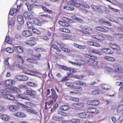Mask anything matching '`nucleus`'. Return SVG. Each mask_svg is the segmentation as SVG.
Here are the masks:
<instances>
[{
	"label": "nucleus",
	"mask_w": 123,
	"mask_h": 123,
	"mask_svg": "<svg viewBox=\"0 0 123 123\" xmlns=\"http://www.w3.org/2000/svg\"><path fill=\"white\" fill-rule=\"evenodd\" d=\"M95 28L97 30L103 32L107 33L108 31L107 30L103 28L100 26L96 27Z\"/></svg>",
	"instance_id": "24"
},
{
	"label": "nucleus",
	"mask_w": 123,
	"mask_h": 123,
	"mask_svg": "<svg viewBox=\"0 0 123 123\" xmlns=\"http://www.w3.org/2000/svg\"><path fill=\"white\" fill-rule=\"evenodd\" d=\"M82 29L83 30H80V32L86 34L88 35L90 34L91 33L89 32L86 31L85 30H87V31H92V29L89 27H83Z\"/></svg>",
	"instance_id": "13"
},
{
	"label": "nucleus",
	"mask_w": 123,
	"mask_h": 123,
	"mask_svg": "<svg viewBox=\"0 0 123 123\" xmlns=\"http://www.w3.org/2000/svg\"><path fill=\"white\" fill-rule=\"evenodd\" d=\"M41 56V55L40 54H38L35 56L33 55L32 57L33 59L38 60V58Z\"/></svg>",
	"instance_id": "51"
},
{
	"label": "nucleus",
	"mask_w": 123,
	"mask_h": 123,
	"mask_svg": "<svg viewBox=\"0 0 123 123\" xmlns=\"http://www.w3.org/2000/svg\"><path fill=\"white\" fill-rule=\"evenodd\" d=\"M33 22L34 23L35 25H41V24L40 21L37 18L34 19Z\"/></svg>",
	"instance_id": "33"
},
{
	"label": "nucleus",
	"mask_w": 123,
	"mask_h": 123,
	"mask_svg": "<svg viewBox=\"0 0 123 123\" xmlns=\"http://www.w3.org/2000/svg\"><path fill=\"white\" fill-rule=\"evenodd\" d=\"M61 49L62 50L67 53L69 52L70 51V49L67 48L62 47Z\"/></svg>",
	"instance_id": "62"
},
{
	"label": "nucleus",
	"mask_w": 123,
	"mask_h": 123,
	"mask_svg": "<svg viewBox=\"0 0 123 123\" xmlns=\"http://www.w3.org/2000/svg\"><path fill=\"white\" fill-rule=\"evenodd\" d=\"M23 72L25 74L30 75L33 76H36L35 74H38L39 72L37 70H29L28 71H26L25 69L23 70Z\"/></svg>",
	"instance_id": "5"
},
{
	"label": "nucleus",
	"mask_w": 123,
	"mask_h": 123,
	"mask_svg": "<svg viewBox=\"0 0 123 123\" xmlns=\"http://www.w3.org/2000/svg\"><path fill=\"white\" fill-rule=\"evenodd\" d=\"M60 30L61 31L67 33H70L71 32V31L65 28H61L60 29Z\"/></svg>",
	"instance_id": "36"
},
{
	"label": "nucleus",
	"mask_w": 123,
	"mask_h": 123,
	"mask_svg": "<svg viewBox=\"0 0 123 123\" xmlns=\"http://www.w3.org/2000/svg\"><path fill=\"white\" fill-rule=\"evenodd\" d=\"M58 65L63 70L70 71V72L71 73H73L74 72L73 69L71 70V68H67L66 67L64 66L59 65Z\"/></svg>",
	"instance_id": "23"
},
{
	"label": "nucleus",
	"mask_w": 123,
	"mask_h": 123,
	"mask_svg": "<svg viewBox=\"0 0 123 123\" xmlns=\"http://www.w3.org/2000/svg\"><path fill=\"white\" fill-rule=\"evenodd\" d=\"M64 36L65 37L64 39L66 40H72V36L69 34H65L64 35Z\"/></svg>",
	"instance_id": "39"
},
{
	"label": "nucleus",
	"mask_w": 123,
	"mask_h": 123,
	"mask_svg": "<svg viewBox=\"0 0 123 123\" xmlns=\"http://www.w3.org/2000/svg\"><path fill=\"white\" fill-rule=\"evenodd\" d=\"M113 67L115 69L116 72L119 71H121L123 69V68L121 66L117 63H115L113 64Z\"/></svg>",
	"instance_id": "15"
},
{
	"label": "nucleus",
	"mask_w": 123,
	"mask_h": 123,
	"mask_svg": "<svg viewBox=\"0 0 123 123\" xmlns=\"http://www.w3.org/2000/svg\"><path fill=\"white\" fill-rule=\"evenodd\" d=\"M37 38H33L31 40H27L24 43L25 44L29 45L30 46H33L35 45L37 43L34 40H38Z\"/></svg>",
	"instance_id": "1"
},
{
	"label": "nucleus",
	"mask_w": 123,
	"mask_h": 123,
	"mask_svg": "<svg viewBox=\"0 0 123 123\" xmlns=\"http://www.w3.org/2000/svg\"><path fill=\"white\" fill-rule=\"evenodd\" d=\"M82 88L80 86H74V88H73V90L74 91H70V94L72 95H74L78 93V92L76 91H78L79 92L81 91L82 90Z\"/></svg>",
	"instance_id": "2"
},
{
	"label": "nucleus",
	"mask_w": 123,
	"mask_h": 123,
	"mask_svg": "<svg viewBox=\"0 0 123 123\" xmlns=\"http://www.w3.org/2000/svg\"><path fill=\"white\" fill-rule=\"evenodd\" d=\"M4 98L9 100L13 101L15 99V97L12 94H6V95L4 96Z\"/></svg>",
	"instance_id": "16"
},
{
	"label": "nucleus",
	"mask_w": 123,
	"mask_h": 123,
	"mask_svg": "<svg viewBox=\"0 0 123 123\" xmlns=\"http://www.w3.org/2000/svg\"><path fill=\"white\" fill-rule=\"evenodd\" d=\"M17 58L18 60V61H20L21 62H23V61L22 57L21 56L19 55H18L17 56Z\"/></svg>",
	"instance_id": "59"
},
{
	"label": "nucleus",
	"mask_w": 123,
	"mask_h": 123,
	"mask_svg": "<svg viewBox=\"0 0 123 123\" xmlns=\"http://www.w3.org/2000/svg\"><path fill=\"white\" fill-rule=\"evenodd\" d=\"M32 31L34 33L37 34H40L41 33L40 31L35 28H32Z\"/></svg>",
	"instance_id": "53"
},
{
	"label": "nucleus",
	"mask_w": 123,
	"mask_h": 123,
	"mask_svg": "<svg viewBox=\"0 0 123 123\" xmlns=\"http://www.w3.org/2000/svg\"><path fill=\"white\" fill-rule=\"evenodd\" d=\"M28 95L26 94L25 95L23 94H20L18 95V97L19 98H20L23 99H26L28 100H30V99L28 97Z\"/></svg>",
	"instance_id": "22"
},
{
	"label": "nucleus",
	"mask_w": 123,
	"mask_h": 123,
	"mask_svg": "<svg viewBox=\"0 0 123 123\" xmlns=\"http://www.w3.org/2000/svg\"><path fill=\"white\" fill-rule=\"evenodd\" d=\"M104 58L105 60L110 62H113L115 61L113 57L108 56L104 57Z\"/></svg>",
	"instance_id": "28"
},
{
	"label": "nucleus",
	"mask_w": 123,
	"mask_h": 123,
	"mask_svg": "<svg viewBox=\"0 0 123 123\" xmlns=\"http://www.w3.org/2000/svg\"><path fill=\"white\" fill-rule=\"evenodd\" d=\"M52 47L59 52H60L61 50L57 48V46L53 44L52 46Z\"/></svg>",
	"instance_id": "57"
},
{
	"label": "nucleus",
	"mask_w": 123,
	"mask_h": 123,
	"mask_svg": "<svg viewBox=\"0 0 123 123\" xmlns=\"http://www.w3.org/2000/svg\"><path fill=\"white\" fill-rule=\"evenodd\" d=\"M27 61L29 62L33 63L36 64L37 63V62L36 61L31 59H27Z\"/></svg>",
	"instance_id": "52"
},
{
	"label": "nucleus",
	"mask_w": 123,
	"mask_h": 123,
	"mask_svg": "<svg viewBox=\"0 0 123 123\" xmlns=\"http://www.w3.org/2000/svg\"><path fill=\"white\" fill-rule=\"evenodd\" d=\"M52 97L53 98L55 99H54L52 100H53L54 102L55 101H56V99L57 97V94L55 93H54Z\"/></svg>",
	"instance_id": "64"
},
{
	"label": "nucleus",
	"mask_w": 123,
	"mask_h": 123,
	"mask_svg": "<svg viewBox=\"0 0 123 123\" xmlns=\"http://www.w3.org/2000/svg\"><path fill=\"white\" fill-rule=\"evenodd\" d=\"M65 85L68 86L71 88V89L72 90L73 88H74V86L73 84L71 83H67L65 84Z\"/></svg>",
	"instance_id": "44"
},
{
	"label": "nucleus",
	"mask_w": 123,
	"mask_h": 123,
	"mask_svg": "<svg viewBox=\"0 0 123 123\" xmlns=\"http://www.w3.org/2000/svg\"><path fill=\"white\" fill-rule=\"evenodd\" d=\"M77 1L76 0H70L69 1L68 3L72 6H74L76 7H80L81 4L79 2V3L76 2Z\"/></svg>",
	"instance_id": "9"
},
{
	"label": "nucleus",
	"mask_w": 123,
	"mask_h": 123,
	"mask_svg": "<svg viewBox=\"0 0 123 123\" xmlns=\"http://www.w3.org/2000/svg\"><path fill=\"white\" fill-rule=\"evenodd\" d=\"M87 111L91 113L95 114L98 112V111L95 108L90 107L87 109Z\"/></svg>",
	"instance_id": "10"
},
{
	"label": "nucleus",
	"mask_w": 123,
	"mask_h": 123,
	"mask_svg": "<svg viewBox=\"0 0 123 123\" xmlns=\"http://www.w3.org/2000/svg\"><path fill=\"white\" fill-rule=\"evenodd\" d=\"M75 83L77 85L80 86H86V84L85 83H83L80 80L76 81L75 82Z\"/></svg>",
	"instance_id": "34"
},
{
	"label": "nucleus",
	"mask_w": 123,
	"mask_h": 123,
	"mask_svg": "<svg viewBox=\"0 0 123 123\" xmlns=\"http://www.w3.org/2000/svg\"><path fill=\"white\" fill-rule=\"evenodd\" d=\"M70 99L72 101L76 102H78L79 101V99L78 98L73 97H71Z\"/></svg>",
	"instance_id": "54"
},
{
	"label": "nucleus",
	"mask_w": 123,
	"mask_h": 123,
	"mask_svg": "<svg viewBox=\"0 0 123 123\" xmlns=\"http://www.w3.org/2000/svg\"><path fill=\"white\" fill-rule=\"evenodd\" d=\"M101 86L102 88L105 90H109L111 88L110 86L106 84H102Z\"/></svg>",
	"instance_id": "32"
},
{
	"label": "nucleus",
	"mask_w": 123,
	"mask_h": 123,
	"mask_svg": "<svg viewBox=\"0 0 123 123\" xmlns=\"http://www.w3.org/2000/svg\"><path fill=\"white\" fill-rule=\"evenodd\" d=\"M60 108L61 110L64 111L69 110L70 109L68 106L67 105H61L60 107Z\"/></svg>",
	"instance_id": "27"
},
{
	"label": "nucleus",
	"mask_w": 123,
	"mask_h": 123,
	"mask_svg": "<svg viewBox=\"0 0 123 123\" xmlns=\"http://www.w3.org/2000/svg\"><path fill=\"white\" fill-rule=\"evenodd\" d=\"M109 45L110 48L113 49L118 50H119L120 49L119 46L115 44L111 43L109 44Z\"/></svg>",
	"instance_id": "20"
},
{
	"label": "nucleus",
	"mask_w": 123,
	"mask_h": 123,
	"mask_svg": "<svg viewBox=\"0 0 123 123\" xmlns=\"http://www.w3.org/2000/svg\"><path fill=\"white\" fill-rule=\"evenodd\" d=\"M35 92L32 91L30 94V96L32 98H34L35 97Z\"/></svg>",
	"instance_id": "58"
},
{
	"label": "nucleus",
	"mask_w": 123,
	"mask_h": 123,
	"mask_svg": "<svg viewBox=\"0 0 123 123\" xmlns=\"http://www.w3.org/2000/svg\"><path fill=\"white\" fill-rule=\"evenodd\" d=\"M91 6L92 8L95 11H97L98 9V7L93 5H91Z\"/></svg>",
	"instance_id": "63"
},
{
	"label": "nucleus",
	"mask_w": 123,
	"mask_h": 123,
	"mask_svg": "<svg viewBox=\"0 0 123 123\" xmlns=\"http://www.w3.org/2000/svg\"><path fill=\"white\" fill-rule=\"evenodd\" d=\"M28 79V77L24 75H23L22 77L21 81H25L27 80Z\"/></svg>",
	"instance_id": "60"
},
{
	"label": "nucleus",
	"mask_w": 123,
	"mask_h": 123,
	"mask_svg": "<svg viewBox=\"0 0 123 123\" xmlns=\"http://www.w3.org/2000/svg\"><path fill=\"white\" fill-rule=\"evenodd\" d=\"M39 16H42L45 18H50V16L48 15L44 14H41V13H39Z\"/></svg>",
	"instance_id": "48"
},
{
	"label": "nucleus",
	"mask_w": 123,
	"mask_h": 123,
	"mask_svg": "<svg viewBox=\"0 0 123 123\" xmlns=\"http://www.w3.org/2000/svg\"><path fill=\"white\" fill-rule=\"evenodd\" d=\"M27 84L29 86L32 87H36L37 86V85L36 83H33L31 82H28Z\"/></svg>",
	"instance_id": "35"
},
{
	"label": "nucleus",
	"mask_w": 123,
	"mask_h": 123,
	"mask_svg": "<svg viewBox=\"0 0 123 123\" xmlns=\"http://www.w3.org/2000/svg\"><path fill=\"white\" fill-rule=\"evenodd\" d=\"M52 119L55 121H59L62 120V118L59 117L54 116L52 117Z\"/></svg>",
	"instance_id": "43"
},
{
	"label": "nucleus",
	"mask_w": 123,
	"mask_h": 123,
	"mask_svg": "<svg viewBox=\"0 0 123 123\" xmlns=\"http://www.w3.org/2000/svg\"><path fill=\"white\" fill-rule=\"evenodd\" d=\"M89 53L90 54H94L95 55L98 54L100 56L102 55V54L100 52H97L94 50H89L88 51Z\"/></svg>",
	"instance_id": "26"
},
{
	"label": "nucleus",
	"mask_w": 123,
	"mask_h": 123,
	"mask_svg": "<svg viewBox=\"0 0 123 123\" xmlns=\"http://www.w3.org/2000/svg\"><path fill=\"white\" fill-rule=\"evenodd\" d=\"M0 117L1 119L5 121H7L9 118V116L6 115H1L0 116Z\"/></svg>",
	"instance_id": "31"
},
{
	"label": "nucleus",
	"mask_w": 123,
	"mask_h": 123,
	"mask_svg": "<svg viewBox=\"0 0 123 123\" xmlns=\"http://www.w3.org/2000/svg\"><path fill=\"white\" fill-rule=\"evenodd\" d=\"M5 51L9 53H13L14 50L12 48L8 47L5 49Z\"/></svg>",
	"instance_id": "29"
},
{
	"label": "nucleus",
	"mask_w": 123,
	"mask_h": 123,
	"mask_svg": "<svg viewBox=\"0 0 123 123\" xmlns=\"http://www.w3.org/2000/svg\"><path fill=\"white\" fill-rule=\"evenodd\" d=\"M71 105L73 107L78 108H82L84 106L83 103L80 102L73 103Z\"/></svg>",
	"instance_id": "8"
},
{
	"label": "nucleus",
	"mask_w": 123,
	"mask_h": 123,
	"mask_svg": "<svg viewBox=\"0 0 123 123\" xmlns=\"http://www.w3.org/2000/svg\"><path fill=\"white\" fill-rule=\"evenodd\" d=\"M86 103L89 105L95 106L99 104L100 103V102L97 100H91L87 101Z\"/></svg>",
	"instance_id": "4"
},
{
	"label": "nucleus",
	"mask_w": 123,
	"mask_h": 123,
	"mask_svg": "<svg viewBox=\"0 0 123 123\" xmlns=\"http://www.w3.org/2000/svg\"><path fill=\"white\" fill-rule=\"evenodd\" d=\"M14 49L18 53H22L23 52L24 50L23 48L20 46H14Z\"/></svg>",
	"instance_id": "18"
},
{
	"label": "nucleus",
	"mask_w": 123,
	"mask_h": 123,
	"mask_svg": "<svg viewBox=\"0 0 123 123\" xmlns=\"http://www.w3.org/2000/svg\"><path fill=\"white\" fill-rule=\"evenodd\" d=\"M92 37L93 38L101 41H104L105 39V38L103 36L99 34L93 35L92 36Z\"/></svg>",
	"instance_id": "6"
},
{
	"label": "nucleus",
	"mask_w": 123,
	"mask_h": 123,
	"mask_svg": "<svg viewBox=\"0 0 123 123\" xmlns=\"http://www.w3.org/2000/svg\"><path fill=\"white\" fill-rule=\"evenodd\" d=\"M96 89L95 90L92 92V93L93 94H96L100 93V92H98V91L99 90V88L98 87H96Z\"/></svg>",
	"instance_id": "42"
},
{
	"label": "nucleus",
	"mask_w": 123,
	"mask_h": 123,
	"mask_svg": "<svg viewBox=\"0 0 123 123\" xmlns=\"http://www.w3.org/2000/svg\"><path fill=\"white\" fill-rule=\"evenodd\" d=\"M77 115L79 117L83 118H87L89 116V114L87 112L80 113L77 114Z\"/></svg>",
	"instance_id": "7"
},
{
	"label": "nucleus",
	"mask_w": 123,
	"mask_h": 123,
	"mask_svg": "<svg viewBox=\"0 0 123 123\" xmlns=\"http://www.w3.org/2000/svg\"><path fill=\"white\" fill-rule=\"evenodd\" d=\"M87 57H89V56L91 57V58L88 59L87 60V62H91L93 61L94 59L96 60L97 59V57L95 56H93L90 55H87Z\"/></svg>",
	"instance_id": "25"
},
{
	"label": "nucleus",
	"mask_w": 123,
	"mask_h": 123,
	"mask_svg": "<svg viewBox=\"0 0 123 123\" xmlns=\"http://www.w3.org/2000/svg\"><path fill=\"white\" fill-rule=\"evenodd\" d=\"M27 112L30 113L36 114H37V112L34 111L31 109H27L26 110Z\"/></svg>",
	"instance_id": "55"
},
{
	"label": "nucleus",
	"mask_w": 123,
	"mask_h": 123,
	"mask_svg": "<svg viewBox=\"0 0 123 123\" xmlns=\"http://www.w3.org/2000/svg\"><path fill=\"white\" fill-rule=\"evenodd\" d=\"M7 94V92L5 90L1 89L0 90V95L5 96Z\"/></svg>",
	"instance_id": "41"
},
{
	"label": "nucleus",
	"mask_w": 123,
	"mask_h": 123,
	"mask_svg": "<svg viewBox=\"0 0 123 123\" xmlns=\"http://www.w3.org/2000/svg\"><path fill=\"white\" fill-rule=\"evenodd\" d=\"M15 83V81L13 80L8 79L5 80L4 84L6 86H11L12 85Z\"/></svg>",
	"instance_id": "12"
},
{
	"label": "nucleus",
	"mask_w": 123,
	"mask_h": 123,
	"mask_svg": "<svg viewBox=\"0 0 123 123\" xmlns=\"http://www.w3.org/2000/svg\"><path fill=\"white\" fill-rule=\"evenodd\" d=\"M5 41L8 44H11L12 43L11 40L8 37H6L5 40Z\"/></svg>",
	"instance_id": "46"
},
{
	"label": "nucleus",
	"mask_w": 123,
	"mask_h": 123,
	"mask_svg": "<svg viewBox=\"0 0 123 123\" xmlns=\"http://www.w3.org/2000/svg\"><path fill=\"white\" fill-rule=\"evenodd\" d=\"M64 8L66 10L71 11L74 10V8L73 7L69 6H65L64 7Z\"/></svg>",
	"instance_id": "37"
},
{
	"label": "nucleus",
	"mask_w": 123,
	"mask_h": 123,
	"mask_svg": "<svg viewBox=\"0 0 123 123\" xmlns=\"http://www.w3.org/2000/svg\"><path fill=\"white\" fill-rule=\"evenodd\" d=\"M72 18L80 22H82V19L77 17L75 15H73L72 16Z\"/></svg>",
	"instance_id": "45"
},
{
	"label": "nucleus",
	"mask_w": 123,
	"mask_h": 123,
	"mask_svg": "<svg viewBox=\"0 0 123 123\" xmlns=\"http://www.w3.org/2000/svg\"><path fill=\"white\" fill-rule=\"evenodd\" d=\"M101 50L107 54H111L113 53V51L109 48H104L101 49Z\"/></svg>",
	"instance_id": "19"
},
{
	"label": "nucleus",
	"mask_w": 123,
	"mask_h": 123,
	"mask_svg": "<svg viewBox=\"0 0 123 123\" xmlns=\"http://www.w3.org/2000/svg\"><path fill=\"white\" fill-rule=\"evenodd\" d=\"M17 21L21 25H23L24 23V20L23 17L21 15L18 16L17 18Z\"/></svg>",
	"instance_id": "17"
},
{
	"label": "nucleus",
	"mask_w": 123,
	"mask_h": 123,
	"mask_svg": "<svg viewBox=\"0 0 123 123\" xmlns=\"http://www.w3.org/2000/svg\"><path fill=\"white\" fill-rule=\"evenodd\" d=\"M71 120L72 123H80V120L77 119H73Z\"/></svg>",
	"instance_id": "50"
},
{
	"label": "nucleus",
	"mask_w": 123,
	"mask_h": 123,
	"mask_svg": "<svg viewBox=\"0 0 123 123\" xmlns=\"http://www.w3.org/2000/svg\"><path fill=\"white\" fill-rule=\"evenodd\" d=\"M25 5L27 6L28 9L29 10L31 11L32 9V6L28 3H26Z\"/></svg>",
	"instance_id": "49"
},
{
	"label": "nucleus",
	"mask_w": 123,
	"mask_h": 123,
	"mask_svg": "<svg viewBox=\"0 0 123 123\" xmlns=\"http://www.w3.org/2000/svg\"><path fill=\"white\" fill-rule=\"evenodd\" d=\"M8 23L9 24L8 26V31H12L13 28L12 27L14 25V20L13 19H12L11 20L9 18V16L8 17Z\"/></svg>",
	"instance_id": "3"
},
{
	"label": "nucleus",
	"mask_w": 123,
	"mask_h": 123,
	"mask_svg": "<svg viewBox=\"0 0 123 123\" xmlns=\"http://www.w3.org/2000/svg\"><path fill=\"white\" fill-rule=\"evenodd\" d=\"M22 34L23 36L25 37H29L32 35L31 32L29 30L23 31Z\"/></svg>",
	"instance_id": "11"
},
{
	"label": "nucleus",
	"mask_w": 123,
	"mask_h": 123,
	"mask_svg": "<svg viewBox=\"0 0 123 123\" xmlns=\"http://www.w3.org/2000/svg\"><path fill=\"white\" fill-rule=\"evenodd\" d=\"M108 7L110 10L115 12H120L119 10H117L112 8L110 5L108 6Z\"/></svg>",
	"instance_id": "40"
},
{
	"label": "nucleus",
	"mask_w": 123,
	"mask_h": 123,
	"mask_svg": "<svg viewBox=\"0 0 123 123\" xmlns=\"http://www.w3.org/2000/svg\"><path fill=\"white\" fill-rule=\"evenodd\" d=\"M28 28L31 29L33 28V26L32 23L30 21H28L26 22Z\"/></svg>",
	"instance_id": "38"
},
{
	"label": "nucleus",
	"mask_w": 123,
	"mask_h": 123,
	"mask_svg": "<svg viewBox=\"0 0 123 123\" xmlns=\"http://www.w3.org/2000/svg\"><path fill=\"white\" fill-rule=\"evenodd\" d=\"M62 20L66 22H71V20L70 19L68 18H66V17H63L62 18Z\"/></svg>",
	"instance_id": "61"
},
{
	"label": "nucleus",
	"mask_w": 123,
	"mask_h": 123,
	"mask_svg": "<svg viewBox=\"0 0 123 123\" xmlns=\"http://www.w3.org/2000/svg\"><path fill=\"white\" fill-rule=\"evenodd\" d=\"M23 16L26 18L30 19L33 18V15L31 13L25 12L23 14Z\"/></svg>",
	"instance_id": "14"
},
{
	"label": "nucleus",
	"mask_w": 123,
	"mask_h": 123,
	"mask_svg": "<svg viewBox=\"0 0 123 123\" xmlns=\"http://www.w3.org/2000/svg\"><path fill=\"white\" fill-rule=\"evenodd\" d=\"M123 110V105H121L118 107L117 111V112H119Z\"/></svg>",
	"instance_id": "47"
},
{
	"label": "nucleus",
	"mask_w": 123,
	"mask_h": 123,
	"mask_svg": "<svg viewBox=\"0 0 123 123\" xmlns=\"http://www.w3.org/2000/svg\"><path fill=\"white\" fill-rule=\"evenodd\" d=\"M59 23L63 26L68 27L70 26L69 25L68 23L62 21H59Z\"/></svg>",
	"instance_id": "30"
},
{
	"label": "nucleus",
	"mask_w": 123,
	"mask_h": 123,
	"mask_svg": "<svg viewBox=\"0 0 123 123\" xmlns=\"http://www.w3.org/2000/svg\"><path fill=\"white\" fill-rule=\"evenodd\" d=\"M19 11V9H17L14 8H11L10 11L9 15L13 16L16 13L18 12Z\"/></svg>",
	"instance_id": "21"
},
{
	"label": "nucleus",
	"mask_w": 123,
	"mask_h": 123,
	"mask_svg": "<svg viewBox=\"0 0 123 123\" xmlns=\"http://www.w3.org/2000/svg\"><path fill=\"white\" fill-rule=\"evenodd\" d=\"M99 22L101 24H105L106 23L107 21L104 19H101L99 21Z\"/></svg>",
	"instance_id": "56"
}]
</instances>
